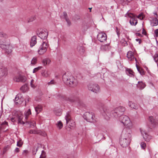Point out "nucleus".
<instances>
[{
	"label": "nucleus",
	"instance_id": "nucleus-1",
	"mask_svg": "<svg viewBox=\"0 0 158 158\" xmlns=\"http://www.w3.org/2000/svg\"><path fill=\"white\" fill-rule=\"evenodd\" d=\"M62 79L66 85L71 87L76 86L78 83L77 80L69 73H66L63 75Z\"/></svg>",
	"mask_w": 158,
	"mask_h": 158
},
{
	"label": "nucleus",
	"instance_id": "nucleus-2",
	"mask_svg": "<svg viewBox=\"0 0 158 158\" xmlns=\"http://www.w3.org/2000/svg\"><path fill=\"white\" fill-rule=\"evenodd\" d=\"M62 98L64 100L73 103L78 106H82L83 104V102L80 99L79 94L77 93L73 94L69 97L64 95L62 96Z\"/></svg>",
	"mask_w": 158,
	"mask_h": 158
},
{
	"label": "nucleus",
	"instance_id": "nucleus-3",
	"mask_svg": "<svg viewBox=\"0 0 158 158\" xmlns=\"http://www.w3.org/2000/svg\"><path fill=\"white\" fill-rule=\"evenodd\" d=\"M66 123L68 124L69 127L71 129H74L76 126L74 121L72 119L71 115L69 112L66 113L65 116Z\"/></svg>",
	"mask_w": 158,
	"mask_h": 158
},
{
	"label": "nucleus",
	"instance_id": "nucleus-4",
	"mask_svg": "<svg viewBox=\"0 0 158 158\" xmlns=\"http://www.w3.org/2000/svg\"><path fill=\"white\" fill-rule=\"evenodd\" d=\"M48 47V42L47 40L43 41L39 49L38 50V53L40 55H42L47 51Z\"/></svg>",
	"mask_w": 158,
	"mask_h": 158
},
{
	"label": "nucleus",
	"instance_id": "nucleus-5",
	"mask_svg": "<svg viewBox=\"0 0 158 158\" xmlns=\"http://www.w3.org/2000/svg\"><path fill=\"white\" fill-rule=\"evenodd\" d=\"M119 120L124 126L128 127L131 126V123L127 116L124 115H121L119 117Z\"/></svg>",
	"mask_w": 158,
	"mask_h": 158
},
{
	"label": "nucleus",
	"instance_id": "nucleus-6",
	"mask_svg": "<svg viewBox=\"0 0 158 158\" xmlns=\"http://www.w3.org/2000/svg\"><path fill=\"white\" fill-rule=\"evenodd\" d=\"M83 117L84 119L87 122L91 123L96 122L95 120L94 119V116L92 113L86 112L84 114Z\"/></svg>",
	"mask_w": 158,
	"mask_h": 158
},
{
	"label": "nucleus",
	"instance_id": "nucleus-7",
	"mask_svg": "<svg viewBox=\"0 0 158 158\" xmlns=\"http://www.w3.org/2000/svg\"><path fill=\"white\" fill-rule=\"evenodd\" d=\"M88 88L89 90L95 93H97L99 91V86L97 84H89L88 85Z\"/></svg>",
	"mask_w": 158,
	"mask_h": 158
},
{
	"label": "nucleus",
	"instance_id": "nucleus-8",
	"mask_svg": "<svg viewBox=\"0 0 158 158\" xmlns=\"http://www.w3.org/2000/svg\"><path fill=\"white\" fill-rule=\"evenodd\" d=\"M15 113L16 114L18 119V123L21 124H24L25 122L22 121L23 118V113L20 111H15Z\"/></svg>",
	"mask_w": 158,
	"mask_h": 158
},
{
	"label": "nucleus",
	"instance_id": "nucleus-9",
	"mask_svg": "<svg viewBox=\"0 0 158 158\" xmlns=\"http://www.w3.org/2000/svg\"><path fill=\"white\" fill-rule=\"evenodd\" d=\"M24 100V99L21 94H17L14 99L15 104L17 105L21 104Z\"/></svg>",
	"mask_w": 158,
	"mask_h": 158
},
{
	"label": "nucleus",
	"instance_id": "nucleus-10",
	"mask_svg": "<svg viewBox=\"0 0 158 158\" xmlns=\"http://www.w3.org/2000/svg\"><path fill=\"white\" fill-rule=\"evenodd\" d=\"M14 80L16 82H24L26 80V78L24 76L18 75L15 77L14 78Z\"/></svg>",
	"mask_w": 158,
	"mask_h": 158
},
{
	"label": "nucleus",
	"instance_id": "nucleus-11",
	"mask_svg": "<svg viewBox=\"0 0 158 158\" xmlns=\"http://www.w3.org/2000/svg\"><path fill=\"white\" fill-rule=\"evenodd\" d=\"M106 35L104 33H99L97 35L98 40L101 42H103L106 41Z\"/></svg>",
	"mask_w": 158,
	"mask_h": 158
},
{
	"label": "nucleus",
	"instance_id": "nucleus-12",
	"mask_svg": "<svg viewBox=\"0 0 158 158\" xmlns=\"http://www.w3.org/2000/svg\"><path fill=\"white\" fill-rule=\"evenodd\" d=\"M103 115L105 118L107 120H109L111 116L109 110L107 107H104L103 109Z\"/></svg>",
	"mask_w": 158,
	"mask_h": 158
},
{
	"label": "nucleus",
	"instance_id": "nucleus-13",
	"mask_svg": "<svg viewBox=\"0 0 158 158\" xmlns=\"http://www.w3.org/2000/svg\"><path fill=\"white\" fill-rule=\"evenodd\" d=\"M131 130L127 128L124 129L123 132V134L124 135L125 138L128 140H129L131 137Z\"/></svg>",
	"mask_w": 158,
	"mask_h": 158
},
{
	"label": "nucleus",
	"instance_id": "nucleus-14",
	"mask_svg": "<svg viewBox=\"0 0 158 158\" xmlns=\"http://www.w3.org/2000/svg\"><path fill=\"white\" fill-rule=\"evenodd\" d=\"M48 32L47 31H42L38 34L39 36L41 39H43V41L47 40L46 39L48 37Z\"/></svg>",
	"mask_w": 158,
	"mask_h": 158
},
{
	"label": "nucleus",
	"instance_id": "nucleus-15",
	"mask_svg": "<svg viewBox=\"0 0 158 158\" xmlns=\"http://www.w3.org/2000/svg\"><path fill=\"white\" fill-rule=\"evenodd\" d=\"M134 53L131 51H129L127 54V56L129 60L134 61L135 60L137 61L136 58H135L134 55Z\"/></svg>",
	"mask_w": 158,
	"mask_h": 158
},
{
	"label": "nucleus",
	"instance_id": "nucleus-16",
	"mask_svg": "<svg viewBox=\"0 0 158 158\" xmlns=\"http://www.w3.org/2000/svg\"><path fill=\"white\" fill-rule=\"evenodd\" d=\"M129 140L127 139L126 138L123 139H121L120 143L122 147H126L129 144Z\"/></svg>",
	"mask_w": 158,
	"mask_h": 158
},
{
	"label": "nucleus",
	"instance_id": "nucleus-17",
	"mask_svg": "<svg viewBox=\"0 0 158 158\" xmlns=\"http://www.w3.org/2000/svg\"><path fill=\"white\" fill-rule=\"evenodd\" d=\"M8 73L7 69L4 67H0V77L6 76Z\"/></svg>",
	"mask_w": 158,
	"mask_h": 158
},
{
	"label": "nucleus",
	"instance_id": "nucleus-18",
	"mask_svg": "<svg viewBox=\"0 0 158 158\" xmlns=\"http://www.w3.org/2000/svg\"><path fill=\"white\" fill-rule=\"evenodd\" d=\"M125 110V108L124 107L121 106L118 107L115 109V113H116V111H118V114H120V115H121Z\"/></svg>",
	"mask_w": 158,
	"mask_h": 158
},
{
	"label": "nucleus",
	"instance_id": "nucleus-19",
	"mask_svg": "<svg viewBox=\"0 0 158 158\" xmlns=\"http://www.w3.org/2000/svg\"><path fill=\"white\" fill-rule=\"evenodd\" d=\"M36 35H34L32 37L31 42L30 45L31 47H32L34 46L36 43Z\"/></svg>",
	"mask_w": 158,
	"mask_h": 158
},
{
	"label": "nucleus",
	"instance_id": "nucleus-20",
	"mask_svg": "<svg viewBox=\"0 0 158 158\" xmlns=\"http://www.w3.org/2000/svg\"><path fill=\"white\" fill-rule=\"evenodd\" d=\"M131 25L135 26L138 23L137 19L135 18V17L131 19L129 21Z\"/></svg>",
	"mask_w": 158,
	"mask_h": 158
},
{
	"label": "nucleus",
	"instance_id": "nucleus-21",
	"mask_svg": "<svg viewBox=\"0 0 158 158\" xmlns=\"http://www.w3.org/2000/svg\"><path fill=\"white\" fill-rule=\"evenodd\" d=\"M151 25L152 27L157 26L158 25V20L156 17L152 19Z\"/></svg>",
	"mask_w": 158,
	"mask_h": 158
},
{
	"label": "nucleus",
	"instance_id": "nucleus-22",
	"mask_svg": "<svg viewBox=\"0 0 158 158\" xmlns=\"http://www.w3.org/2000/svg\"><path fill=\"white\" fill-rule=\"evenodd\" d=\"M128 105L131 108L134 109L135 110H137L138 108V105L135 103L132 102H129Z\"/></svg>",
	"mask_w": 158,
	"mask_h": 158
},
{
	"label": "nucleus",
	"instance_id": "nucleus-23",
	"mask_svg": "<svg viewBox=\"0 0 158 158\" xmlns=\"http://www.w3.org/2000/svg\"><path fill=\"white\" fill-rule=\"evenodd\" d=\"M50 74V73L49 71L46 70H43L41 73L42 76L45 77H48Z\"/></svg>",
	"mask_w": 158,
	"mask_h": 158
},
{
	"label": "nucleus",
	"instance_id": "nucleus-24",
	"mask_svg": "<svg viewBox=\"0 0 158 158\" xmlns=\"http://www.w3.org/2000/svg\"><path fill=\"white\" fill-rule=\"evenodd\" d=\"M140 131L145 140L147 141H149V139L148 138V135H147V134L143 131Z\"/></svg>",
	"mask_w": 158,
	"mask_h": 158
},
{
	"label": "nucleus",
	"instance_id": "nucleus-25",
	"mask_svg": "<svg viewBox=\"0 0 158 158\" xmlns=\"http://www.w3.org/2000/svg\"><path fill=\"white\" fill-rule=\"evenodd\" d=\"M6 48L5 49V52L8 54L12 52V47L10 45H6Z\"/></svg>",
	"mask_w": 158,
	"mask_h": 158
},
{
	"label": "nucleus",
	"instance_id": "nucleus-26",
	"mask_svg": "<svg viewBox=\"0 0 158 158\" xmlns=\"http://www.w3.org/2000/svg\"><path fill=\"white\" fill-rule=\"evenodd\" d=\"M137 86L139 88L141 89L145 87V85L142 81H139Z\"/></svg>",
	"mask_w": 158,
	"mask_h": 158
},
{
	"label": "nucleus",
	"instance_id": "nucleus-27",
	"mask_svg": "<svg viewBox=\"0 0 158 158\" xmlns=\"http://www.w3.org/2000/svg\"><path fill=\"white\" fill-rule=\"evenodd\" d=\"M42 106L40 105H38L35 107V110L37 114H39L40 112L42 110Z\"/></svg>",
	"mask_w": 158,
	"mask_h": 158
},
{
	"label": "nucleus",
	"instance_id": "nucleus-28",
	"mask_svg": "<svg viewBox=\"0 0 158 158\" xmlns=\"http://www.w3.org/2000/svg\"><path fill=\"white\" fill-rule=\"evenodd\" d=\"M42 64L44 66H46L47 64H49L50 62V60L48 58H46L43 59L42 60Z\"/></svg>",
	"mask_w": 158,
	"mask_h": 158
},
{
	"label": "nucleus",
	"instance_id": "nucleus-29",
	"mask_svg": "<svg viewBox=\"0 0 158 158\" xmlns=\"http://www.w3.org/2000/svg\"><path fill=\"white\" fill-rule=\"evenodd\" d=\"M136 68L140 74L141 75H144L145 74V72L144 71L143 69L140 68H139L137 64H136Z\"/></svg>",
	"mask_w": 158,
	"mask_h": 158
},
{
	"label": "nucleus",
	"instance_id": "nucleus-30",
	"mask_svg": "<svg viewBox=\"0 0 158 158\" xmlns=\"http://www.w3.org/2000/svg\"><path fill=\"white\" fill-rule=\"evenodd\" d=\"M24 114L25 116V119H27L29 115L31 114V110L29 109L27 111H26L24 113Z\"/></svg>",
	"mask_w": 158,
	"mask_h": 158
},
{
	"label": "nucleus",
	"instance_id": "nucleus-31",
	"mask_svg": "<svg viewBox=\"0 0 158 158\" xmlns=\"http://www.w3.org/2000/svg\"><path fill=\"white\" fill-rule=\"evenodd\" d=\"M136 15L133 14L129 12L128 11L126 13L125 15L126 17H128L131 19L135 17H136Z\"/></svg>",
	"mask_w": 158,
	"mask_h": 158
},
{
	"label": "nucleus",
	"instance_id": "nucleus-32",
	"mask_svg": "<svg viewBox=\"0 0 158 158\" xmlns=\"http://www.w3.org/2000/svg\"><path fill=\"white\" fill-rule=\"evenodd\" d=\"M116 113H115V109L112 111V114L113 115L115 118H118L119 115H120V114H118V112L116 111Z\"/></svg>",
	"mask_w": 158,
	"mask_h": 158
},
{
	"label": "nucleus",
	"instance_id": "nucleus-33",
	"mask_svg": "<svg viewBox=\"0 0 158 158\" xmlns=\"http://www.w3.org/2000/svg\"><path fill=\"white\" fill-rule=\"evenodd\" d=\"M56 125L59 129H60L63 127V124L61 121H59L58 122Z\"/></svg>",
	"mask_w": 158,
	"mask_h": 158
},
{
	"label": "nucleus",
	"instance_id": "nucleus-34",
	"mask_svg": "<svg viewBox=\"0 0 158 158\" xmlns=\"http://www.w3.org/2000/svg\"><path fill=\"white\" fill-rule=\"evenodd\" d=\"M26 123H28V124H29L30 126L31 127H33L35 126V122L34 121H31L30 122H26Z\"/></svg>",
	"mask_w": 158,
	"mask_h": 158
},
{
	"label": "nucleus",
	"instance_id": "nucleus-35",
	"mask_svg": "<svg viewBox=\"0 0 158 158\" xmlns=\"http://www.w3.org/2000/svg\"><path fill=\"white\" fill-rule=\"evenodd\" d=\"M29 133L30 134H38L40 133L39 131H37L35 130H31L29 131Z\"/></svg>",
	"mask_w": 158,
	"mask_h": 158
},
{
	"label": "nucleus",
	"instance_id": "nucleus-36",
	"mask_svg": "<svg viewBox=\"0 0 158 158\" xmlns=\"http://www.w3.org/2000/svg\"><path fill=\"white\" fill-rule=\"evenodd\" d=\"M37 61V58L36 57H33L31 61V64L32 65H35L36 64Z\"/></svg>",
	"mask_w": 158,
	"mask_h": 158
},
{
	"label": "nucleus",
	"instance_id": "nucleus-37",
	"mask_svg": "<svg viewBox=\"0 0 158 158\" xmlns=\"http://www.w3.org/2000/svg\"><path fill=\"white\" fill-rule=\"evenodd\" d=\"M23 144V142H22V139H20L17 142V146L20 147H22Z\"/></svg>",
	"mask_w": 158,
	"mask_h": 158
},
{
	"label": "nucleus",
	"instance_id": "nucleus-38",
	"mask_svg": "<svg viewBox=\"0 0 158 158\" xmlns=\"http://www.w3.org/2000/svg\"><path fill=\"white\" fill-rule=\"evenodd\" d=\"M153 57L155 62H157L158 60V55L157 53H155L153 56Z\"/></svg>",
	"mask_w": 158,
	"mask_h": 158
},
{
	"label": "nucleus",
	"instance_id": "nucleus-39",
	"mask_svg": "<svg viewBox=\"0 0 158 158\" xmlns=\"http://www.w3.org/2000/svg\"><path fill=\"white\" fill-rule=\"evenodd\" d=\"M127 73H129L131 75H130L131 76L133 75V72L131 69H128L127 70Z\"/></svg>",
	"mask_w": 158,
	"mask_h": 158
},
{
	"label": "nucleus",
	"instance_id": "nucleus-40",
	"mask_svg": "<svg viewBox=\"0 0 158 158\" xmlns=\"http://www.w3.org/2000/svg\"><path fill=\"white\" fill-rule=\"evenodd\" d=\"M42 67L41 66H39L38 67L35 68L33 70V73H34L38 71L39 70L42 68Z\"/></svg>",
	"mask_w": 158,
	"mask_h": 158
},
{
	"label": "nucleus",
	"instance_id": "nucleus-41",
	"mask_svg": "<svg viewBox=\"0 0 158 158\" xmlns=\"http://www.w3.org/2000/svg\"><path fill=\"white\" fill-rule=\"evenodd\" d=\"M77 49L80 53L84 52V50L81 46H78L77 48Z\"/></svg>",
	"mask_w": 158,
	"mask_h": 158
},
{
	"label": "nucleus",
	"instance_id": "nucleus-42",
	"mask_svg": "<svg viewBox=\"0 0 158 158\" xmlns=\"http://www.w3.org/2000/svg\"><path fill=\"white\" fill-rule=\"evenodd\" d=\"M27 88L26 85H24L22 86L20 88V89L23 91V92L26 91V90Z\"/></svg>",
	"mask_w": 158,
	"mask_h": 158
},
{
	"label": "nucleus",
	"instance_id": "nucleus-43",
	"mask_svg": "<svg viewBox=\"0 0 158 158\" xmlns=\"http://www.w3.org/2000/svg\"><path fill=\"white\" fill-rule=\"evenodd\" d=\"M136 17L142 20L143 19L144 16L143 14L141 13L139 14L138 16H136Z\"/></svg>",
	"mask_w": 158,
	"mask_h": 158
},
{
	"label": "nucleus",
	"instance_id": "nucleus-44",
	"mask_svg": "<svg viewBox=\"0 0 158 158\" xmlns=\"http://www.w3.org/2000/svg\"><path fill=\"white\" fill-rule=\"evenodd\" d=\"M140 146L142 149H144L146 147V144L145 143L142 142L140 143Z\"/></svg>",
	"mask_w": 158,
	"mask_h": 158
},
{
	"label": "nucleus",
	"instance_id": "nucleus-45",
	"mask_svg": "<svg viewBox=\"0 0 158 158\" xmlns=\"http://www.w3.org/2000/svg\"><path fill=\"white\" fill-rule=\"evenodd\" d=\"M56 82L53 80H52L50 82H48V84L49 85H54L56 84Z\"/></svg>",
	"mask_w": 158,
	"mask_h": 158
},
{
	"label": "nucleus",
	"instance_id": "nucleus-46",
	"mask_svg": "<svg viewBox=\"0 0 158 158\" xmlns=\"http://www.w3.org/2000/svg\"><path fill=\"white\" fill-rule=\"evenodd\" d=\"M149 120L152 123H153L155 122V119L153 117H150L149 118Z\"/></svg>",
	"mask_w": 158,
	"mask_h": 158
},
{
	"label": "nucleus",
	"instance_id": "nucleus-47",
	"mask_svg": "<svg viewBox=\"0 0 158 158\" xmlns=\"http://www.w3.org/2000/svg\"><path fill=\"white\" fill-rule=\"evenodd\" d=\"M35 83V81L34 80L32 79L31 80V85L32 87L34 88L35 87V86L34 84Z\"/></svg>",
	"mask_w": 158,
	"mask_h": 158
},
{
	"label": "nucleus",
	"instance_id": "nucleus-48",
	"mask_svg": "<svg viewBox=\"0 0 158 158\" xmlns=\"http://www.w3.org/2000/svg\"><path fill=\"white\" fill-rule=\"evenodd\" d=\"M45 153L44 151L42 150V151L41 155L39 158H44L45 156Z\"/></svg>",
	"mask_w": 158,
	"mask_h": 158
},
{
	"label": "nucleus",
	"instance_id": "nucleus-49",
	"mask_svg": "<svg viewBox=\"0 0 158 158\" xmlns=\"http://www.w3.org/2000/svg\"><path fill=\"white\" fill-rule=\"evenodd\" d=\"M0 36L1 37H3L5 38H7L8 37V36L5 33H2V34H0Z\"/></svg>",
	"mask_w": 158,
	"mask_h": 158
},
{
	"label": "nucleus",
	"instance_id": "nucleus-50",
	"mask_svg": "<svg viewBox=\"0 0 158 158\" xmlns=\"http://www.w3.org/2000/svg\"><path fill=\"white\" fill-rule=\"evenodd\" d=\"M35 19V16H33L32 17H31L30 19H29V20L28 22H32Z\"/></svg>",
	"mask_w": 158,
	"mask_h": 158
},
{
	"label": "nucleus",
	"instance_id": "nucleus-51",
	"mask_svg": "<svg viewBox=\"0 0 158 158\" xmlns=\"http://www.w3.org/2000/svg\"><path fill=\"white\" fill-rule=\"evenodd\" d=\"M65 20L66 22H67L68 25L69 26H70V25L71 24V23L70 21L69 20V19H68V18H66V19H65Z\"/></svg>",
	"mask_w": 158,
	"mask_h": 158
},
{
	"label": "nucleus",
	"instance_id": "nucleus-52",
	"mask_svg": "<svg viewBox=\"0 0 158 158\" xmlns=\"http://www.w3.org/2000/svg\"><path fill=\"white\" fill-rule=\"evenodd\" d=\"M142 34L145 35H147V32L146 31L144 28L143 29Z\"/></svg>",
	"mask_w": 158,
	"mask_h": 158
},
{
	"label": "nucleus",
	"instance_id": "nucleus-53",
	"mask_svg": "<svg viewBox=\"0 0 158 158\" xmlns=\"http://www.w3.org/2000/svg\"><path fill=\"white\" fill-rule=\"evenodd\" d=\"M1 125L8 126V123L6 121H4L1 124Z\"/></svg>",
	"mask_w": 158,
	"mask_h": 158
},
{
	"label": "nucleus",
	"instance_id": "nucleus-54",
	"mask_svg": "<svg viewBox=\"0 0 158 158\" xmlns=\"http://www.w3.org/2000/svg\"><path fill=\"white\" fill-rule=\"evenodd\" d=\"M63 16L65 18V19H66V18H67V15L66 12H63Z\"/></svg>",
	"mask_w": 158,
	"mask_h": 158
},
{
	"label": "nucleus",
	"instance_id": "nucleus-55",
	"mask_svg": "<svg viewBox=\"0 0 158 158\" xmlns=\"http://www.w3.org/2000/svg\"><path fill=\"white\" fill-rule=\"evenodd\" d=\"M116 32H117V34L118 36H119V35L120 34L119 31L117 27L116 28Z\"/></svg>",
	"mask_w": 158,
	"mask_h": 158
},
{
	"label": "nucleus",
	"instance_id": "nucleus-56",
	"mask_svg": "<svg viewBox=\"0 0 158 158\" xmlns=\"http://www.w3.org/2000/svg\"><path fill=\"white\" fill-rule=\"evenodd\" d=\"M61 113L60 112H55V114L57 116H60L61 114Z\"/></svg>",
	"mask_w": 158,
	"mask_h": 158
},
{
	"label": "nucleus",
	"instance_id": "nucleus-57",
	"mask_svg": "<svg viewBox=\"0 0 158 158\" xmlns=\"http://www.w3.org/2000/svg\"><path fill=\"white\" fill-rule=\"evenodd\" d=\"M135 35L136 36H138L139 37H142L143 36L140 33H137L135 34Z\"/></svg>",
	"mask_w": 158,
	"mask_h": 158
},
{
	"label": "nucleus",
	"instance_id": "nucleus-58",
	"mask_svg": "<svg viewBox=\"0 0 158 158\" xmlns=\"http://www.w3.org/2000/svg\"><path fill=\"white\" fill-rule=\"evenodd\" d=\"M30 99V98H29V97L28 96L26 97V98L25 99V102H28L29 101V99Z\"/></svg>",
	"mask_w": 158,
	"mask_h": 158
},
{
	"label": "nucleus",
	"instance_id": "nucleus-59",
	"mask_svg": "<svg viewBox=\"0 0 158 158\" xmlns=\"http://www.w3.org/2000/svg\"><path fill=\"white\" fill-rule=\"evenodd\" d=\"M15 152H19V149L18 148H16L15 149Z\"/></svg>",
	"mask_w": 158,
	"mask_h": 158
},
{
	"label": "nucleus",
	"instance_id": "nucleus-60",
	"mask_svg": "<svg viewBox=\"0 0 158 158\" xmlns=\"http://www.w3.org/2000/svg\"><path fill=\"white\" fill-rule=\"evenodd\" d=\"M154 33L155 34H158V29L155 30Z\"/></svg>",
	"mask_w": 158,
	"mask_h": 158
},
{
	"label": "nucleus",
	"instance_id": "nucleus-61",
	"mask_svg": "<svg viewBox=\"0 0 158 158\" xmlns=\"http://www.w3.org/2000/svg\"><path fill=\"white\" fill-rule=\"evenodd\" d=\"M11 121L13 122H15V119L14 118H11Z\"/></svg>",
	"mask_w": 158,
	"mask_h": 158
},
{
	"label": "nucleus",
	"instance_id": "nucleus-62",
	"mask_svg": "<svg viewBox=\"0 0 158 158\" xmlns=\"http://www.w3.org/2000/svg\"><path fill=\"white\" fill-rule=\"evenodd\" d=\"M27 152V150H24L23 152V154H24V153L26 154Z\"/></svg>",
	"mask_w": 158,
	"mask_h": 158
},
{
	"label": "nucleus",
	"instance_id": "nucleus-63",
	"mask_svg": "<svg viewBox=\"0 0 158 158\" xmlns=\"http://www.w3.org/2000/svg\"><path fill=\"white\" fill-rule=\"evenodd\" d=\"M153 13L155 15H156V18L158 17V15L156 12H155V13Z\"/></svg>",
	"mask_w": 158,
	"mask_h": 158
},
{
	"label": "nucleus",
	"instance_id": "nucleus-64",
	"mask_svg": "<svg viewBox=\"0 0 158 158\" xmlns=\"http://www.w3.org/2000/svg\"><path fill=\"white\" fill-rule=\"evenodd\" d=\"M139 39H136L135 40H136V41H138L139 40Z\"/></svg>",
	"mask_w": 158,
	"mask_h": 158
}]
</instances>
